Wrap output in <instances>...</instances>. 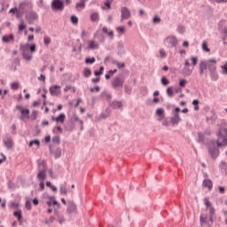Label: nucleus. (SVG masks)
<instances>
[{
	"instance_id": "1",
	"label": "nucleus",
	"mask_w": 227,
	"mask_h": 227,
	"mask_svg": "<svg viewBox=\"0 0 227 227\" xmlns=\"http://www.w3.org/2000/svg\"><path fill=\"white\" fill-rule=\"evenodd\" d=\"M216 139L215 144H210L208 145V153L214 159L219 157V148H226L227 146V123L223 122L220 125L218 131L215 133Z\"/></svg>"
},
{
	"instance_id": "2",
	"label": "nucleus",
	"mask_w": 227,
	"mask_h": 227,
	"mask_svg": "<svg viewBox=\"0 0 227 227\" xmlns=\"http://www.w3.org/2000/svg\"><path fill=\"white\" fill-rule=\"evenodd\" d=\"M208 70L212 81H217L219 74H217V60L215 59H209L200 60L199 63L200 75H203L205 71Z\"/></svg>"
},
{
	"instance_id": "3",
	"label": "nucleus",
	"mask_w": 227,
	"mask_h": 227,
	"mask_svg": "<svg viewBox=\"0 0 227 227\" xmlns=\"http://www.w3.org/2000/svg\"><path fill=\"white\" fill-rule=\"evenodd\" d=\"M20 51L22 52L23 59L26 61H31L33 59V52H36V45L23 44L20 45Z\"/></svg>"
},
{
	"instance_id": "4",
	"label": "nucleus",
	"mask_w": 227,
	"mask_h": 227,
	"mask_svg": "<svg viewBox=\"0 0 227 227\" xmlns=\"http://www.w3.org/2000/svg\"><path fill=\"white\" fill-rule=\"evenodd\" d=\"M204 205L206 207V210H208L209 221L212 224V223L214 222V215H215V208L212 205V202H210L208 197H206L204 199Z\"/></svg>"
},
{
	"instance_id": "5",
	"label": "nucleus",
	"mask_w": 227,
	"mask_h": 227,
	"mask_svg": "<svg viewBox=\"0 0 227 227\" xmlns=\"http://www.w3.org/2000/svg\"><path fill=\"white\" fill-rule=\"evenodd\" d=\"M123 84H125V77L123 74H119L115 76L112 81V87L114 90H118V88H123Z\"/></svg>"
},
{
	"instance_id": "6",
	"label": "nucleus",
	"mask_w": 227,
	"mask_h": 227,
	"mask_svg": "<svg viewBox=\"0 0 227 227\" xmlns=\"http://www.w3.org/2000/svg\"><path fill=\"white\" fill-rule=\"evenodd\" d=\"M218 30L220 31L221 35H223L222 40L223 42V45H227L226 39H227V21L222 20L218 24Z\"/></svg>"
},
{
	"instance_id": "7",
	"label": "nucleus",
	"mask_w": 227,
	"mask_h": 227,
	"mask_svg": "<svg viewBox=\"0 0 227 227\" xmlns=\"http://www.w3.org/2000/svg\"><path fill=\"white\" fill-rule=\"evenodd\" d=\"M164 43L169 47H176L178 45V38L175 35H168L164 39Z\"/></svg>"
},
{
	"instance_id": "8",
	"label": "nucleus",
	"mask_w": 227,
	"mask_h": 227,
	"mask_svg": "<svg viewBox=\"0 0 227 227\" xmlns=\"http://www.w3.org/2000/svg\"><path fill=\"white\" fill-rule=\"evenodd\" d=\"M130 10L127 7H121V22L127 20L130 18Z\"/></svg>"
},
{
	"instance_id": "9",
	"label": "nucleus",
	"mask_w": 227,
	"mask_h": 227,
	"mask_svg": "<svg viewBox=\"0 0 227 227\" xmlns=\"http://www.w3.org/2000/svg\"><path fill=\"white\" fill-rule=\"evenodd\" d=\"M25 17L28 24H35V21L38 20V14H36L35 12H30L27 13Z\"/></svg>"
},
{
	"instance_id": "10",
	"label": "nucleus",
	"mask_w": 227,
	"mask_h": 227,
	"mask_svg": "<svg viewBox=\"0 0 227 227\" xmlns=\"http://www.w3.org/2000/svg\"><path fill=\"white\" fill-rule=\"evenodd\" d=\"M67 214H77V204L74 201H68L67 202Z\"/></svg>"
},
{
	"instance_id": "11",
	"label": "nucleus",
	"mask_w": 227,
	"mask_h": 227,
	"mask_svg": "<svg viewBox=\"0 0 227 227\" xmlns=\"http://www.w3.org/2000/svg\"><path fill=\"white\" fill-rule=\"evenodd\" d=\"M64 8L63 1L61 0H53L51 3V9L57 10L58 12H61Z\"/></svg>"
},
{
	"instance_id": "12",
	"label": "nucleus",
	"mask_w": 227,
	"mask_h": 227,
	"mask_svg": "<svg viewBox=\"0 0 227 227\" xmlns=\"http://www.w3.org/2000/svg\"><path fill=\"white\" fill-rule=\"evenodd\" d=\"M16 107L21 114L20 120H24L25 118L29 117V109H26L22 106H17Z\"/></svg>"
},
{
	"instance_id": "13",
	"label": "nucleus",
	"mask_w": 227,
	"mask_h": 227,
	"mask_svg": "<svg viewBox=\"0 0 227 227\" xmlns=\"http://www.w3.org/2000/svg\"><path fill=\"white\" fill-rule=\"evenodd\" d=\"M50 93L52 97H58L61 94V87L59 85H52L50 87Z\"/></svg>"
},
{
	"instance_id": "14",
	"label": "nucleus",
	"mask_w": 227,
	"mask_h": 227,
	"mask_svg": "<svg viewBox=\"0 0 227 227\" xmlns=\"http://www.w3.org/2000/svg\"><path fill=\"white\" fill-rule=\"evenodd\" d=\"M109 116H111V109L106 108L105 113H102L100 115L96 117V120L100 121V120H106V118H109Z\"/></svg>"
},
{
	"instance_id": "15",
	"label": "nucleus",
	"mask_w": 227,
	"mask_h": 227,
	"mask_svg": "<svg viewBox=\"0 0 227 227\" xmlns=\"http://www.w3.org/2000/svg\"><path fill=\"white\" fill-rule=\"evenodd\" d=\"M180 121H182V118H180L179 114H174V116L170 118L172 125H178Z\"/></svg>"
},
{
	"instance_id": "16",
	"label": "nucleus",
	"mask_w": 227,
	"mask_h": 227,
	"mask_svg": "<svg viewBox=\"0 0 227 227\" xmlns=\"http://www.w3.org/2000/svg\"><path fill=\"white\" fill-rule=\"evenodd\" d=\"M55 221H58L59 224L65 223V216L58 211H55Z\"/></svg>"
},
{
	"instance_id": "17",
	"label": "nucleus",
	"mask_w": 227,
	"mask_h": 227,
	"mask_svg": "<svg viewBox=\"0 0 227 227\" xmlns=\"http://www.w3.org/2000/svg\"><path fill=\"white\" fill-rule=\"evenodd\" d=\"M117 54L118 56H121L122 54H125V45L123 44V43L119 42L117 43Z\"/></svg>"
},
{
	"instance_id": "18",
	"label": "nucleus",
	"mask_w": 227,
	"mask_h": 227,
	"mask_svg": "<svg viewBox=\"0 0 227 227\" xmlns=\"http://www.w3.org/2000/svg\"><path fill=\"white\" fill-rule=\"evenodd\" d=\"M15 40V36L13 35V34H11L9 35H4L2 37V41L4 42V43H10V42H13Z\"/></svg>"
},
{
	"instance_id": "19",
	"label": "nucleus",
	"mask_w": 227,
	"mask_h": 227,
	"mask_svg": "<svg viewBox=\"0 0 227 227\" xmlns=\"http://www.w3.org/2000/svg\"><path fill=\"white\" fill-rule=\"evenodd\" d=\"M50 153L51 155H54L55 159H59L61 157V149L58 147L54 152H52V148L50 147Z\"/></svg>"
},
{
	"instance_id": "20",
	"label": "nucleus",
	"mask_w": 227,
	"mask_h": 227,
	"mask_svg": "<svg viewBox=\"0 0 227 227\" xmlns=\"http://www.w3.org/2000/svg\"><path fill=\"white\" fill-rule=\"evenodd\" d=\"M110 106L113 109H123V104L121 101H114Z\"/></svg>"
},
{
	"instance_id": "21",
	"label": "nucleus",
	"mask_w": 227,
	"mask_h": 227,
	"mask_svg": "<svg viewBox=\"0 0 227 227\" xmlns=\"http://www.w3.org/2000/svg\"><path fill=\"white\" fill-rule=\"evenodd\" d=\"M181 74L184 76V77H189L190 75L192 74V69H190L189 67H184L181 70Z\"/></svg>"
},
{
	"instance_id": "22",
	"label": "nucleus",
	"mask_w": 227,
	"mask_h": 227,
	"mask_svg": "<svg viewBox=\"0 0 227 227\" xmlns=\"http://www.w3.org/2000/svg\"><path fill=\"white\" fill-rule=\"evenodd\" d=\"M4 143L7 150H12V148H13V140H12V138H7Z\"/></svg>"
},
{
	"instance_id": "23",
	"label": "nucleus",
	"mask_w": 227,
	"mask_h": 227,
	"mask_svg": "<svg viewBox=\"0 0 227 227\" xmlns=\"http://www.w3.org/2000/svg\"><path fill=\"white\" fill-rule=\"evenodd\" d=\"M27 6H29V3H27V2H21V3H20V4H19V6L17 8H18V11H20V12L24 13Z\"/></svg>"
},
{
	"instance_id": "24",
	"label": "nucleus",
	"mask_w": 227,
	"mask_h": 227,
	"mask_svg": "<svg viewBox=\"0 0 227 227\" xmlns=\"http://www.w3.org/2000/svg\"><path fill=\"white\" fill-rule=\"evenodd\" d=\"M103 33H105V35H107V36H109L111 40L114 38V32H113V30H109L106 27H103Z\"/></svg>"
},
{
	"instance_id": "25",
	"label": "nucleus",
	"mask_w": 227,
	"mask_h": 227,
	"mask_svg": "<svg viewBox=\"0 0 227 227\" xmlns=\"http://www.w3.org/2000/svg\"><path fill=\"white\" fill-rule=\"evenodd\" d=\"M168 57V53L165 49H160L159 53L156 55V58H160V59H164V58Z\"/></svg>"
},
{
	"instance_id": "26",
	"label": "nucleus",
	"mask_w": 227,
	"mask_h": 227,
	"mask_svg": "<svg viewBox=\"0 0 227 227\" xmlns=\"http://www.w3.org/2000/svg\"><path fill=\"white\" fill-rule=\"evenodd\" d=\"M38 180H41V182H43L47 178V171H39L37 174Z\"/></svg>"
},
{
	"instance_id": "27",
	"label": "nucleus",
	"mask_w": 227,
	"mask_h": 227,
	"mask_svg": "<svg viewBox=\"0 0 227 227\" xmlns=\"http://www.w3.org/2000/svg\"><path fill=\"white\" fill-rule=\"evenodd\" d=\"M38 171H47V164H45V160L38 162Z\"/></svg>"
},
{
	"instance_id": "28",
	"label": "nucleus",
	"mask_w": 227,
	"mask_h": 227,
	"mask_svg": "<svg viewBox=\"0 0 227 227\" xmlns=\"http://www.w3.org/2000/svg\"><path fill=\"white\" fill-rule=\"evenodd\" d=\"M71 121H80L81 130H82V125H84V121H81L79 119V116H77L75 114H74L73 116L71 117Z\"/></svg>"
},
{
	"instance_id": "29",
	"label": "nucleus",
	"mask_w": 227,
	"mask_h": 227,
	"mask_svg": "<svg viewBox=\"0 0 227 227\" xmlns=\"http://www.w3.org/2000/svg\"><path fill=\"white\" fill-rule=\"evenodd\" d=\"M88 49H90L91 51H95V50L98 49V43H97L95 41H90L89 43Z\"/></svg>"
},
{
	"instance_id": "30",
	"label": "nucleus",
	"mask_w": 227,
	"mask_h": 227,
	"mask_svg": "<svg viewBox=\"0 0 227 227\" xmlns=\"http://www.w3.org/2000/svg\"><path fill=\"white\" fill-rule=\"evenodd\" d=\"M90 20L92 22H98V20H100V17L98 16V12H93L90 15Z\"/></svg>"
},
{
	"instance_id": "31",
	"label": "nucleus",
	"mask_w": 227,
	"mask_h": 227,
	"mask_svg": "<svg viewBox=\"0 0 227 227\" xmlns=\"http://www.w3.org/2000/svg\"><path fill=\"white\" fill-rule=\"evenodd\" d=\"M203 185H204V187H207L209 189V191H210L212 189V187H213L212 180L205 179L203 181Z\"/></svg>"
},
{
	"instance_id": "32",
	"label": "nucleus",
	"mask_w": 227,
	"mask_h": 227,
	"mask_svg": "<svg viewBox=\"0 0 227 227\" xmlns=\"http://www.w3.org/2000/svg\"><path fill=\"white\" fill-rule=\"evenodd\" d=\"M216 120H217L216 114H212V116L207 118V121L211 125H214Z\"/></svg>"
},
{
	"instance_id": "33",
	"label": "nucleus",
	"mask_w": 227,
	"mask_h": 227,
	"mask_svg": "<svg viewBox=\"0 0 227 227\" xmlns=\"http://www.w3.org/2000/svg\"><path fill=\"white\" fill-rule=\"evenodd\" d=\"M14 217H18V221H22V210L19 209L13 213Z\"/></svg>"
},
{
	"instance_id": "34",
	"label": "nucleus",
	"mask_w": 227,
	"mask_h": 227,
	"mask_svg": "<svg viewBox=\"0 0 227 227\" xmlns=\"http://www.w3.org/2000/svg\"><path fill=\"white\" fill-rule=\"evenodd\" d=\"M65 114H60L58 117H56V121H59L60 123H65Z\"/></svg>"
},
{
	"instance_id": "35",
	"label": "nucleus",
	"mask_w": 227,
	"mask_h": 227,
	"mask_svg": "<svg viewBox=\"0 0 227 227\" xmlns=\"http://www.w3.org/2000/svg\"><path fill=\"white\" fill-rule=\"evenodd\" d=\"M59 192L63 196H67V194H68V192L67 191V187L65 185H63V184L60 185Z\"/></svg>"
},
{
	"instance_id": "36",
	"label": "nucleus",
	"mask_w": 227,
	"mask_h": 227,
	"mask_svg": "<svg viewBox=\"0 0 227 227\" xmlns=\"http://www.w3.org/2000/svg\"><path fill=\"white\" fill-rule=\"evenodd\" d=\"M112 64L116 65V67L119 68H125V63L118 62L117 60H113Z\"/></svg>"
},
{
	"instance_id": "37",
	"label": "nucleus",
	"mask_w": 227,
	"mask_h": 227,
	"mask_svg": "<svg viewBox=\"0 0 227 227\" xmlns=\"http://www.w3.org/2000/svg\"><path fill=\"white\" fill-rule=\"evenodd\" d=\"M192 104L194 105V111H200V100L194 99Z\"/></svg>"
},
{
	"instance_id": "38",
	"label": "nucleus",
	"mask_w": 227,
	"mask_h": 227,
	"mask_svg": "<svg viewBox=\"0 0 227 227\" xmlns=\"http://www.w3.org/2000/svg\"><path fill=\"white\" fill-rule=\"evenodd\" d=\"M71 22L72 24H74V26H77V24H79V19L77 18V16L73 15L71 17Z\"/></svg>"
},
{
	"instance_id": "39",
	"label": "nucleus",
	"mask_w": 227,
	"mask_h": 227,
	"mask_svg": "<svg viewBox=\"0 0 227 227\" xmlns=\"http://www.w3.org/2000/svg\"><path fill=\"white\" fill-rule=\"evenodd\" d=\"M116 31L119 35H125V27H117Z\"/></svg>"
},
{
	"instance_id": "40",
	"label": "nucleus",
	"mask_w": 227,
	"mask_h": 227,
	"mask_svg": "<svg viewBox=\"0 0 227 227\" xmlns=\"http://www.w3.org/2000/svg\"><path fill=\"white\" fill-rule=\"evenodd\" d=\"M33 145H37V148H40V140H32L29 142V146H33Z\"/></svg>"
},
{
	"instance_id": "41",
	"label": "nucleus",
	"mask_w": 227,
	"mask_h": 227,
	"mask_svg": "<svg viewBox=\"0 0 227 227\" xmlns=\"http://www.w3.org/2000/svg\"><path fill=\"white\" fill-rule=\"evenodd\" d=\"M85 63H87V65H93V63H95V57L87 58Z\"/></svg>"
},
{
	"instance_id": "42",
	"label": "nucleus",
	"mask_w": 227,
	"mask_h": 227,
	"mask_svg": "<svg viewBox=\"0 0 227 227\" xmlns=\"http://www.w3.org/2000/svg\"><path fill=\"white\" fill-rule=\"evenodd\" d=\"M86 0H80L79 3L76 4V8H84Z\"/></svg>"
},
{
	"instance_id": "43",
	"label": "nucleus",
	"mask_w": 227,
	"mask_h": 227,
	"mask_svg": "<svg viewBox=\"0 0 227 227\" xmlns=\"http://www.w3.org/2000/svg\"><path fill=\"white\" fill-rule=\"evenodd\" d=\"M156 116H164V108H158L156 110Z\"/></svg>"
},
{
	"instance_id": "44",
	"label": "nucleus",
	"mask_w": 227,
	"mask_h": 227,
	"mask_svg": "<svg viewBox=\"0 0 227 227\" xmlns=\"http://www.w3.org/2000/svg\"><path fill=\"white\" fill-rule=\"evenodd\" d=\"M167 95L168 97H173V95H175V93L173 92V87H168L167 89Z\"/></svg>"
},
{
	"instance_id": "45",
	"label": "nucleus",
	"mask_w": 227,
	"mask_h": 227,
	"mask_svg": "<svg viewBox=\"0 0 227 227\" xmlns=\"http://www.w3.org/2000/svg\"><path fill=\"white\" fill-rule=\"evenodd\" d=\"M202 49L206 52H210V50L208 49V43H207L205 41L202 43Z\"/></svg>"
},
{
	"instance_id": "46",
	"label": "nucleus",
	"mask_w": 227,
	"mask_h": 227,
	"mask_svg": "<svg viewBox=\"0 0 227 227\" xmlns=\"http://www.w3.org/2000/svg\"><path fill=\"white\" fill-rule=\"evenodd\" d=\"M177 31L178 33H180V35H184V33H185V27L180 25L177 27Z\"/></svg>"
},
{
	"instance_id": "47",
	"label": "nucleus",
	"mask_w": 227,
	"mask_h": 227,
	"mask_svg": "<svg viewBox=\"0 0 227 227\" xmlns=\"http://www.w3.org/2000/svg\"><path fill=\"white\" fill-rule=\"evenodd\" d=\"M200 224L203 226V224L207 223V216H204L203 215L200 217Z\"/></svg>"
},
{
	"instance_id": "48",
	"label": "nucleus",
	"mask_w": 227,
	"mask_h": 227,
	"mask_svg": "<svg viewBox=\"0 0 227 227\" xmlns=\"http://www.w3.org/2000/svg\"><path fill=\"white\" fill-rule=\"evenodd\" d=\"M161 84H163V86H168V84H169V80L163 76L161 78Z\"/></svg>"
},
{
	"instance_id": "49",
	"label": "nucleus",
	"mask_w": 227,
	"mask_h": 227,
	"mask_svg": "<svg viewBox=\"0 0 227 227\" xmlns=\"http://www.w3.org/2000/svg\"><path fill=\"white\" fill-rule=\"evenodd\" d=\"M185 84H187V80L182 79V80L179 81V86L181 88H185Z\"/></svg>"
},
{
	"instance_id": "50",
	"label": "nucleus",
	"mask_w": 227,
	"mask_h": 227,
	"mask_svg": "<svg viewBox=\"0 0 227 227\" xmlns=\"http://www.w3.org/2000/svg\"><path fill=\"white\" fill-rule=\"evenodd\" d=\"M43 42H44V44L47 46V45H49L50 43H51V37H49V36H44L43 37Z\"/></svg>"
},
{
	"instance_id": "51",
	"label": "nucleus",
	"mask_w": 227,
	"mask_h": 227,
	"mask_svg": "<svg viewBox=\"0 0 227 227\" xmlns=\"http://www.w3.org/2000/svg\"><path fill=\"white\" fill-rule=\"evenodd\" d=\"M19 86H20L19 82H12L11 84L12 90H17L19 88Z\"/></svg>"
},
{
	"instance_id": "52",
	"label": "nucleus",
	"mask_w": 227,
	"mask_h": 227,
	"mask_svg": "<svg viewBox=\"0 0 227 227\" xmlns=\"http://www.w3.org/2000/svg\"><path fill=\"white\" fill-rule=\"evenodd\" d=\"M90 75H91V70H90L89 68H85L84 69V77H90Z\"/></svg>"
},
{
	"instance_id": "53",
	"label": "nucleus",
	"mask_w": 227,
	"mask_h": 227,
	"mask_svg": "<svg viewBox=\"0 0 227 227\" xmlns=\"http://www.w3.org/2000/svg\"><path fill=\"white\" fill-rule=\"evenodd\" d=\"M52 143H54L55 145H59L60 140H59V137H52Z\"/></svg>"
},
{
	"instance_id": "54",
	"label": "nucleus",
	"mask_w": 227,
	"mask_h": 227,
	"mask_svg": "<svg viewBox=\"0 0 227 227\" xmlns=\"http://www.w3.org/2000/svg\"><path fill=\"white\" fill-rule=\"evenodd\" d=\"M192 64L193 67H196V65H198V57H192Z\"/></svg>"
},
{
	"instance_id": "55",
	"label": "nucleus",
	"mask_w": 227,
	"mask_h": 227,
	"mask_svg": "<svg viewBox=\"0 0 227 227\" xmlns=\"http://www.w3.org/2000/svg\"><path fill=\"white\" fill-rule=\"evenodd\" d=\"M48 200H49L46 201V205H48V207H51L53 203L54 196L53 197H49Z\"/></svg>"
},
{
	"instance_id": "56",
	"label": "nucleus",
	"mask_w": 227,
	"mask_h": 227,
	"mask_svg": "<svg viewBox=\"0 0 227 227\" xmlns=\"http://www.w3.org/2000/svg\"><path fill=\"white\" fill-rule=\"evenodd\" d=\"M153 24H160V17L155 16L153 20Z\"/></svg>"
},
{
	"instance_id": "57",
	"label": "nucleus",
	"mask_w": 227,
	"mask_h": 227,
	"mask_svg": "<svg viewBox=\"0 0 227 227\" xmlns=\"http://www.w3.org/2000/svg\"><path fill=\"white\" fill-rule=\"evenodd\" d=\"M24 16V12H22L21 11H19L18 10V12H16V17H17V19H20L21 17H23Z\"/></svg>"
},
{
	"instance_id": "58",
	"label": "nucleus",
	"mask_w": 227,
	"mask_h": 227,
	"mask_svg": "<svg viewBox=\"0 0 227 227\" xmlns=\"http://www.w3.org/2000/svg\"><path fill=\"white\" fill-rule=\"evenodd\" d=\"M222 69H223L222 73L227 75V62L225 63L224 66H222Z\"/></svg>"
},
{
	"instance_id": "59",
	"label": "nucleus",
	"mask_w": 227,
	"mask_h": 227,
	"mask_svg": "<svg viewBox=\"0 0 227 227\" xmlns=\"http://www.w3.org/2000/svg\"><path fill=\"white\" fill-rule=\"evenodd\" d=\"M25 207H26L27 210H31V201L27 200Z\"/></svg>"
},
{
	"instance_id": "60",
	"label": "nucleus",
	"mask_w": 227,
	"mask_h": 227,
	"mask_svg": "<svg viewBox=\"0 0 227 227\" xmlns=\"http://www.w3.org/2000/svg\"><path fill=\"white\" fill-rule=\"evenodd\" d=\"M36 114H38V112L36 110L32 111V119L36 120Z\"/></svg>"
},
{
	"instance_id": "61",
	"label": "nucleus",
	"mask_w": 227,
	"mask_h": 227,
	"mask_svg": "<svg viewBox=\"0 0 227 227\" xmlns=\"http://www.w3.org/2000/svg\"><path fill=\"white\" fill-rule=\"evenodd\" d=\"M39 189H40V191H43V189H45V184L43 183V181H42L39 184Z\"/></svg>"
},
{
	"instance_id": "62",
	"label": "nucleus",
	"mask_w": 227,
	"mask_h": 227,
	"mask_svg": "<svg viewBox=\"0 0 227 227\" xmlns=\"http://www.w3.org/2000/svg\"><path fill=\"white\" fill-rule=\"evenodd\" d=\"M90 91H91L92 93H93L94 91L98 92V91H100V87L96 86V87H94V88H91V89H90Z\"/></svg>"
},
{
	"instance_id": "63",
	"label": "nucleus",
	"mask_w": 227,
	"mask_h": 227,
	"mask_svg": "<svg viewBox=\"0 0 227 227\" xmlns=\"http://www.w3.org/2000/svg\"><path fill=\"white\" fill-rule=\"evenodd\" d=\"M220 167L223 168V169H227V163L225 161H222Z\"/></svg>"
},
{
	"instance_id": "64",
	"label": "nucleus",
	"mask_w": 227,
	"mask_h": 227,
	"mask_svg": "<svg viewBox=\"0 0 227 227\" xmlns=\"http://www.w3.org/2000/svg\"><path fill=\"white\" fill-rule=\"evenodd\" d=\"M111 3H113V2H111L109 0H106L105 6H106V8H111Z\"/></svg>"
}]
</instances>
